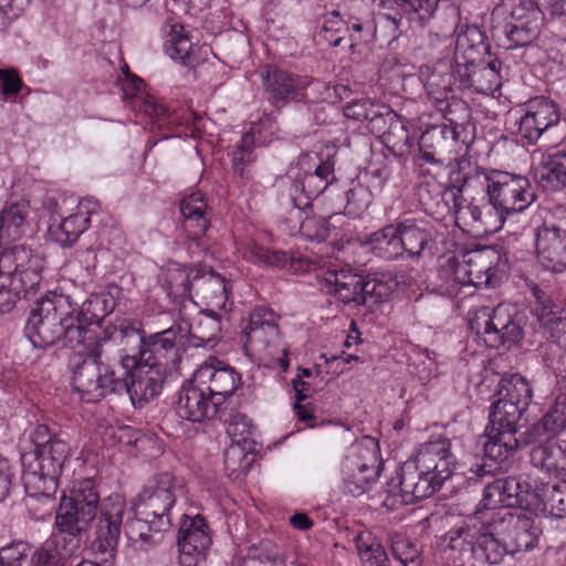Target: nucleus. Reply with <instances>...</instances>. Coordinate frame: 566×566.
<instances>
[{
    "label": "nucleus",
    "instance_id": "bf43d9fd",
    "mask_svg": "<svg viewBox=\"0 0 566 566\" xmlns=\"http://www.w3.org/2000/svg\"><path fill=\"white\" fill-rule=\"evenodd\" d=\"M547 511L556 517L566 515V480L549 486Z\"/></svg>",
    "mask_w": 566,
    "mask_h": 566
},
{
    "label": "nucleus",
    "instance_id": "4468645a",
    "mask_svg": "<svg viewBox=\"0 0 566 566\" xmlns=\"http://www.w3.org/2000/svg\"><path fill=\"white\" fill-rule=\"evenodd\" d=\"M381 470L378 442L364 437L352 443L343 457L340 472L348 491L361 494L376 482Z\"/></svg>",
    "mask_w": 566,
    "mask_h": 566
},
{
    "label": "nucleus",
    "instance_id": "603ef678",
    "mask_svg": "<svg viewBox=\"0 0 566 566\" xmlns=\"http://www.w3.org/2000/svg\"><path fill=\"white\" fill-rule=\"evenodd\" d=\"M390 542L395 558L403 566H421V551L415 543L399 534L391 535Z\"/></svg>",
    "mask_w": 566,
    "mask_h": 566
},
{
    "label": "nucleus",
    "instance_id": "2f4dec72",
    "mask_svg": "<svg viewBox=\"0 0 566 566\" xmlns=\"http://www.w3.org/2000/svg\"><path fill=\"white\" fill-rule=\"evenodd\" d=\"M398 224L402 254L419 258L432 243V228L424 220L407 219Z\"/></svg>",
    "mask_w": 566,
    "mask_h": 566
},
{
    "label": "nucleus",
    "instance_id": "ea45409f",
    "mask_svg": "<svg viewBox=\"0 0 566 566\" xmlns=\"http://www.w3.org/2000/svg\"><path fill=\"white\" fill-rule=\"evenodd\" d=\"M488 440L484 443L485 457L501 468L506 467L510 459L520 446L518 439L510 431H495L488 429Z\"/></svg>",
    "mask_w": 566,
    "mask_h": 566
},
{
    "label": "nucleus",
    "instance_id": "ddd939ff",
    "mask_svg": "<svg viewBox=\"0 0 566 566\" xmlns=\"http://www.w3.org/2000/svg\"><path fill=\"white\" fill-rule=\"evenodd\" d=\"M479 178H482L486 198H491L512 222L536 200L534 188L524 176L492 170L479 174Z\"/></svg>",
    "mask_w": 566,
    "mask_h": 566
},
{
    "label": "nucleus",
    "instance_id": "412c9836",
    "mask_svg": "<svg viewBox=\"0 0 566 566\" xmlns=\"http://www.w3.org/2000/svg\"><path fill=\"white\" fill-rule=\"evenodd\" d=\"M184 335L178 332V323L165 331L151 334L147 338L138 336L139 361L154 363L156 366L163 364H175L180 359V347Z\"/></svg>",
    "mask_w": 566,
    "mask_h": 566
},
{
    "label": "nucleus",
    "instance_id": "13d9d810",
    "mask_svg": "<svg viewBox=\"0 0 566 566\" xmlns=\"http://www.w3.org/2000/svg\"><path fill=\"white\" fill-rule=\"evenodd\" d=\"M475 534L469 526H458L451 528L443 537L442 544L446 548L451 551H465L469 546L471 547L472 539Z\"/></svg>",
    "mask_w": 566,
    "mask_h": 566
},
{
    "label": "nucleus",
    "instance_id": "8fccbe9b",
    "mask_svg": "<svg viewBox=\"0 0 566 566\" xmlns=\"http://www.w3.org/2000/svg\"><path fill=\"white\" fill-rule=\"evenodd\" d=\"M227 432L232 440L242 448L250 449L253 444L254 428L251 420L243 413L231 415L227 421Z\"/></svg>",
    "mask_w": 566,
    "mask_h": 566
},
{
    "label": "nucleus",
    "instance_id": "20e7f679",
    "mask_svg": "<svg viewBox=\"0 0 566 566\" xmlns=\"http://www.w3.org/2000/svg\"><path fill=\"white\" fill-rule=\"evenodd\" d=\"M130 381L115 376L113 368L103 360V347L93 349L73 369L72 384L84 402H97L111 392H127L134 406L143 407L159 395L164 382L159 366L138 363L128 373Z\"/></svg>",
    "mask_w": 566,
    "mask_h": 566
},
{
    "label": "nucleus",
    "instance_id": "864d4df0",
    "mask_svg": "<svg viewBox=\"0 0 566 566\" xmlns=\"http://www.w3.org/2000/svg\"><path fill=\"white\" fill-rule=\"evenodd\" d=\"M349 32V25L344 22L337 12H332L325 20L319 36L332 46H339L346 40Z\"/></svg>",
    "mask_w": 566,
    "mask_h": 566
},
{
    "label": "nucleus",
    "instance_id": "0e129e2a",
    "mask_svg": "<svg viewBox=\"0 0 566 566\" xmlns=\"http://www.w3.org/2000/svg\"><path fill=\"white\" fill-rule=\"evenodd\" d=\"M552 426L547 423L543 417L538 422L534 423L530 430L525 432L524 443H546V439H556L557 433H553Z\"/></svg>",
    "mask_w": 566,
    "mask_h": 566
},
{
    "label": "nucleus",
    "instance_id": "338daca9",
    "mask_svg": "<svg viewBox=\"0 0 566 566\" xmlns=\"http://www.w3.org/2000/svg\"><path fill=\"white\" fill-rule=\"evenodd\" d=\"M253 147L254 137L250 134L243 135L240 143L237 145L235 150L232 153L233 166L238 170H242L243 165L251 160Z\"/></svg>",
    "mask_w": 566,
    "mask_h": 566
},
{
    "label": "nucleus",
    "instance_id": "1a4fd4ad",
    "mask_svg": "<svg viewBox=\"0 0 566 566\" xmlns=\"http://www.w3.org/2000/svg\"><path fill=\"white\" fill-rule=\"evenodd\" d=\"M469 324L471 331L490 348L510 349L524 337L516 308L506 303L475 310Z\"/></svg>",
    "mask_w": 566,
    "mask_h": 566
},
{
    "label": "nucleus",
    "instance_id": "7ed1b4c3",
    "mask_svg": "<svg viewBox=\"0 0 566 566\" xmlns=\"http://www.w3.org/2000/svg\"><path fill=\"white\" fill-rule=\"evenodd\" d=\"M29 203L14 202L0 212V313L10 312L21 293L34 291L42 281L44 259L24 244L3 248L21 239L29 227Z\"/></svg>",
    "mask_w": 566,
    "mask_h": 566
},
{
    "label": "nucleus",
    "instance_id": "c03bdc74",
    "mask_svg": "<svg viewBox=\"0 0 566 566\" xmlns=\"http://www.w3.org/2000/svg\"><path fill=\"white\" fill-rule=\"evenodd\" d=\"M359 560L364 566H390L388 555L377 537L369 531H363L354 537Z\"/></svg>",
    "mask_w": 566,
    "mask_h": 566
},
{
    "label": "nucleus",
    "instance_id": "a211bd4d",
    "mask_svg": "<svg viewBox=\"0 0 566 566\" xmlns=\"http://www.w3.org/2000/svg\"><path fill=\"white\" fill-rule=\"evenodd\" d=\"M195 380L202 385L219 407L231 397L241 384L240 375L233 367L210 356L193 373Z\"/></svg>",
    "mask_w": 566,
    "mask_h": 566
},
{
    "label": "nucleus",
    "instance_id": "aec40b11",
    "mask_svg": "<svg viewBox=\"0 0 566 566\" xmlns=\"http://www.w3.org/2000/svg\"><path fill=\"white\" fill-rule=\"evenodd\" d=\"M211 543L207 524L202 516L188 517L184 515L180 523L177 545L181 566H198L205 559Z\"/></svg>",
    "mask_w": 566,
    "mask_h": 566
},
{
    "label": "nucleus",
    "instance_id": "cd10ccee",
    "mask_svg": "<svg viewBox=\"0 0 566 566\" xmlns=\"http://www.w3.org/2000/svg\"><path fill=\"white\" fill-rule=\"evenodd\" d=\"M277 336V315L268 307H255L251 312L249 322L242 332L245 349L255 352L264 350Z\"/></svg>",
    "mask_w": 566,
    "mask_h": 566
},
{
    "label": "nucleus",
    "instance_id": "6ab92c4d",
    "mask_svg": "<svg viewBox=\"0 0 566 566\" xmlns=\"http://www.w3.org/2000/svg\"><path fill=\"white\" fill-rule=\"evenodd\" d=\"M260 77L270 103L276 107L301 101L305 90L311 84L308 76L290 73L269 65L260 71Z\"/></svg>",
    "mask_w": 566,
    "mask_h": 566
},
{
    "label": "nucleus",
    "instance_id": "c9c22d12",
    "mask_svg": "<svg viewBox=\"0 0 566 566\" xmlns=\"http://www.w3.org/2000/svg\"><path fill=\"white\" fill-rule=\"evenodd\" d=\"M531 463L548 474L559 475L566 471V446L557 439H546L531 451Z\"/></svg>",
    "mask_w": 566,
    "mask_h": 566
},
{
    "label": "nucleus",
    "instance_id": "dca6fc26",
    "mask_svg": "<svg viewBox=\"0 0 566 566\" xmlns=\"http://www.w3.org/2000/svg\"><path fill=\"white\" fill-rule=\"evenodd\" d=\"M454 219L459 227L468 228L478 234L495 233L506 222H512L491 198L481 202H455Z\"/></svg>",
    "mask_w": 566,
    "mask_h": 566
},
{
    "label": "nucleus",
    "instance_id": "69168bd1",
    "mask_svg": "<svg viewBox=\"0 0 566 566\" xmlns=\"http://www.w3.org/2000/svg\"><path fill=\"white\" fill-rule=\"evenodd\" d=\"M440 24L437 25L436 35L440 38H449L459 28L460 11L457 7H448L440 18Z\"/></svg>",
    "mask_w": 566,
    "mask_h": 566
},
{
    "label": "nucleus",
    "instance_id": "f03ea898",
    "mask_svg": "<svg viewBox=\"0 0 566 566\" xmlns=\"http://www.w3.org/2000/svg\"><path fill=\"white\" fill-rule=\"evenodd\" d=\"M98 509L92 548L107 562L117 549L126 512V503L120 495L114 494L101 502L92 479L75 480L63 492L55 524L60 532L77 537L87 530Z\"/></svg>",
    "mask_w": 566,
    "mask_h": 566
},
{
    "label": "nucleus",
    "instance_id": "680f3d73",
    "mask_svg": "<svg viewBox=\"0 0 566 566\" xmlns=\"http://www.w3.org/2000/svg\"><path fill=\"white\" fill-rule=\"evenodd\" d=\"M545 420L552 426L553 433H562L566 429V397L559 394L556 397L554 406L544 416Z\"/></svg>",
    "mask_w": 566,
    "mask_h": 566
},
{
    "label": "nucleus",
    "instance_id": "49530a36",
    "mask_svg": "<svg viewBox=\"0 0 566 566\" xmlns=\"http://www.w3.org/2000/svg\"><path fill=\"white\" fill-rule=\"evenodd\" d=\"M526 410L515 406L512 402L497 400L492 406L490 413V427L488 429L495 431H510L514 436L517 432V424L522 415Z\"/></svg>",
    "mask_w": 566,
    "mask_h": 566
},
{
    "label": "nucleus",
    "instance_id": "37998d69",
    "mask_svg": "<svg viewBox=\"0 0 566 566\" xmlns=\"http://www.w3.org/2000/svg\"><path fill=\"white\" fill-rule=\"evenodd\" d=\"M366 244L376 255L386 260L402 255L398 224H389L373 232L367 238Z\"/></svg>",
    "mask_w": 566,
    "mask_h": 566
},
{
    "label": "nucleus",
    "instance_id": "9b49d317",
    "mask_svg": "<svg viewBox=\"0 0 566 566\" xmlns=\"http://www.w3.org/2000/svg\"><path fill=\"white\" fill-rule=\"evenodd\" d=\"M292 179L291 198L300 214L308 200L323 193L335 180L334 161L321 160L315 153L301 154L289 169Z\"/></svg>",
    "mask_w": 566,
    "mask_h": 566
},
{
    "label": "nucleus",
    "instance_id": "4d7b16f0",
    "mask_svg": "<svg viewBox=\"0 0 566 566\" xmlns=\"http://www.w3.org/2000/svg\"><path fill=\"white\" fill-rule=\"evenodd\" d=\"M298 230L306 239L318 242L325 240L329 233L328 222L322 217H305Z\"/></svg>",
    "mask_w": 566,
    "mask_h": 566
},
{
    "label": "nucleus",
    "instance_id": "5fc2aeb1",
    "mask_svg": "<svg viewBox=\"0 0 566 566\" xmlns=\"http://www.w3.org/2000/svg\"><path fill=\"white\" fill-rule=\"evenodd\" d=\"M30 547L24 542L13 543L0 549V566H25L29 562Z\"/></svg>",
    "mask_w": 566,
    "mask_h": 566
},
{
    "label": "nucleus",
    "instance_id": "e2e57ef3",
    "mask_svg": "<svg viewBox=\"0 0 566 566\" xmlns=\"http://www.w3.org/2000/svg\"><path fill=\"white\" fill-rule=\"evenodd\" d=\"M247 448H242L237 443H231L224 452V465L230 475L240 473L245 470L248 455L245 454Z\"/></svg>",
    "mask_w": 566,
    "mask_h": 566
},
{
    "label": "nucleus",
    "instance_id": "c85d7f7f",
    "mask_svg": "<svg viewBox=\"0 0 566 566\" xmlns=\"http://www.w3.org/2000/svg\"><path fill=\"white\" fill-rule=\"evenodd\" d=\"M321 290L344 304H364L363 279L345 270H328L319 281Z\"/></svg>",
    "mask_w": 566,
    "mask_h": 566
},
{
    "label": "nucleus",
    "instance_id": "393cba45",
    "mask_svg": "<svg viewBox=\"0 0 566 566\" xmlns=\"http://www.w3.org/2000/svg\"><path fill=\"white\" fill-rule=\"evenodd\" d=\"M178 332L184 337L190 336L191 344L199 346H213L221 332V322L218 312L211 313L208 310L197 312L190 319L186 305L179 310Z\"/></svg>",
    "mask_w": 566,
    "mask_h": 566
},
{
    "label": "nucleus",
    "instance_id": "0eeeda50",
    "mask_svg": "<svg viewBox=\"0 0 566 566\" xmlns=\"http://www.w3.org/2000/svg\"><path fill=\"white\" fill-rule=\"evenodd\" d=\"M442 272L449 276L451 287L455 284L474 285L478 289L496 287L509 273L505 254L493 248H483L465 255L462 262L448 260Z\"/></svg>",
    "mask_w": 566,
    "mask_h": 566
},
{
    "label": "nucleus",
    "instance_id": "6e6d98bb",
    "mask_svg": "<svg viewBox=\"0 0 566 566\" xmlns=\"http://www.w3.org/2000/svg\"><path fill=\"white\" fill-rule=\"evenodd\" d=\"M409 373L421 382H427L436 376L437 365L434 359L429 356L427 349L417 353L415 357H412V361L409 364Z\"/></svg>",
    "mask_w": 566,
    "mask_h": 566
},
{
    "label": "nucleus",
    "instance_id": "a878e982",
    "mask_svg": "<svg viewBox=\"0 0 566 566\" xmlns=\"http://www.w3.org/2000/svg\"><path fill=\"white\" fill-rule=\"evenodd\" d=\"M501 531L505 534L504 541L510 553L528 552L537 546L542 527L538 522L525 514H513L506 512L501 518Z\"/></svg>",
    "mask_w": 566,
    "mask_h": 566
},
{
    "label": "nucleus",
    "instance_id": "f3484780",
    "mask_svg": "<svg viewBox=\"0 0 566 566\" xmlns=\"http://www.w3.org/2000/svg\"><path fill=\"white\" fill-rule=\"evenodd\" d=\"M347 118L366 123L374 135H384L391 129L400 128L407 133L408 120L399 116L388 105L369 98L354 101L344 107Z\"/></svg>",
    "mask_w": 566,
    "mask_h": 566
},
{
    "label": "nucleus",
    "instance_id": "bb28decb",
    "mask_svg": "<svg viewBox=\"0 0 566 566\" xmlns=\"http://www.w3.org/2000/svg\"><path fill=\"white\" fill-rule=\"evenodd\" d=\"M536 253L542 266L551 272L566 270V231L554 224H543L536 230Z\"/></svg>",
    "mask_w": 566,
    "mask_h": 566
},
{
    "label": "nucleus",
    "instance_id": "f8f14e48",
    "mask_svg": "<svg viewBox=\"0 0 566 566\" xmlns=\"http://www.w3.org/2000/svg\"><path fill=\"white\" fill-rule=\"evenodd\" d=\"M182 483L174 474L164 472L144 486L137 495L133 511L142 518H151L156 532H165L171 526L170 511Z\"/></svg>",
    "mask_w": 566,
    "mask_h": 566
},
{
    "label": "nucleus",
    "instance_id": "3c124183",
    "mask_svg": "<svg viewBox=\"0 0 566 566\" xmlns=\"http://www.w3.org/2000/svg\"><path fill=\"white\" fill-rule=\"evenodd\" d=\"M440 0H394L400 10L420 25H424L436 13Z\"/></svg>",
    "mask_w": 566,
    "mask_h": 566
},
{
    "label": "nucleus",
    "instance_id": "39448f33",
    "mask_svg": "<svg viewBox=\"0 0 566 566\" xmlns=\"http://www.w3.org/2000/svg\"><path fill=\"white\" fill-rule=\"evenodd\" d=\"M450 447V440L442 437L422 443L413 458L403 462L396 481L388 484L386 504H411L440 490L455 469Z\"/></svg>",
    "mask_w": 566,
    "mask_h": 566
},
{
    "label": "nucleus",
    "instance_id": "b1692460",
    "mask_svg": "<svg viewBox=\"0 0 566 566\" xmlns=\"http://www.w3.org/2000/svg\"><path fill=\"white\" fill-rule=\"evenodd\" d=\"M489 51L485 33L476 25L465 24L457 34L453 55L439 62L447 63L448 72L459 66L474 65L489 54Z\"/></svg>",
    "mask_w": 566,
    "mask_h": 566
},
{
    "label": "nucleus",
    "instance_id": "4c0bfd02",
    "mask_svg": "<svg viewBox=\"0 0 566 566\" xmlns=\"http://www.w3.org/2000/svg\"><path fill=\"white\" fill-rule=\"evenodd\" d=\"M164 50L166 54L182 65H191L193 63L192 42L186 33L184 25L178 22L168 21L164 25Z\"/></svg>",
    "mask_w": 566,
    "mask_h": 566
},
{
    "label": "nucleus",
    "instance_id": "774afa93",
    "mask_svg": "<svg viewBox=\"0 0 566 566\" xmlns=\"http://www.w3.org/2000/svg\"><path fill=\"white\" fill-rule=\"evenodd\" d=\"M248 258L258 263L276 265L283 260V254L253 243L248 248Z\"/></svg>",
    "mask_w": 566,
    "mask_h": 566
},
{
    "label": "nucleus",
    "instance_id": "473e14b6",
    "mask_svg": "<svg viewBox=\"0 0 566 566\" xmlns=\"http://www.w3.org/2000/svg\"><path fill=\"white\" fill-rule=\"evenodd\" d=\"M207 208L205 196L200 191L191 192L180 202L182 228L191 240L200 239L209 227Z\"/></svg>",
    "mask_w": 566,
    "mask_h": 566
},
{
    "label": "nucleus",
    "instance_id": "9d476101",
    "mask_svg": "<svg viewBox=\"0 0 566 566\" xmlns=\"http://www.w3.org/2000/svg\"><path fill=\"white\" fill-rule=\"evenodd\" d=\"M492 22L510 46H523L539 32L543 12L535 0H502L492 11Z\"/></svg>",
    "mask_w": 566,
    "mask_h": 566
},
{
    "label": "nucleus",
    "instance_id": "423d86ee",
    "mask_svg": "<svg viewBox=\"0 0 566 566\" xmlns=\"http://www.w3.org/2000/svg\"><path fill=\"white\" fill-rule=\"evenodd\" d=\"M33 448L21 455L22 481L35 490L48 483L49 490L59 484L64 463L70 455L69 443L52 436L46 426H38L32 434Z\"/></svg>",
    "mask_w": 566,
    "mask_h": 566
},
{
    "label": "nucleus",
    "instance_id": "de8ad7c7",
    "mask_svg": "<svg viewBox=\"0 0 566 566\" xmlns=\"http://www.w3.org/2000/svg\"><path fill=\"white\" fill-rule=\"evenodd\" d=\"M151 533H157L153 520L142 518L138 514H134V518L129 520L125 527L127 539L137 549H146L154 543Z\"/></svg>",
    "mask_w": 566,
    "mask_h": 566
},
{
    "label": "nucleus",
    "instance_id": "c756f323",
    "mask_svg": "<svg viewBox=\"0 0 566 566\" xmlns=\"http://www.w3.org/2000/svg\"><path fill=\"white\" fill-rule=\"evenodd\" d=\"M515 478L516 497L515 507L528 511L533 514L547 512V496L549 485L538 478L530 474H522Z\"/></svg>",
    "mask_w": 566,
    "mask_h": 566
},
{
    "label": "nucleus",
    "instance_id": "f704fd0d",
    "mask_svg": "<svg viewBox=\"0 0 566 566\" xmlns=\"http://www.w3.org/2000/svg\"><path fill=\"white\" fill-rule=\"evenodd\" d=\"M539 184L548 190L566 187V150L555 149L542 156L537 170Z\"/></svg>",
    "mask_w": 566,
    "mask_h": 566
},
{
    "label": "nucleus",
    "instance_id": "f257e3e1",
    "mask_svg": "<svg viewBox=\"0 0 566 566\" xmlns=\"http://www.w3.org/2000/svg\"><path fill=\"white\" fill-rule=\"evenodd\" d=\"M112 311L102 294H92L80 307L70 295L49 291L36 300L30 311L25 336L34 347L44 348L63 340L66 346L103 347L107 338L99 325Z\"/></svg>",
    "mask_w": 566,
    "mask_h": 566
},
{
    "label": "nucleus",
    "instance_id": "e433bc0d",
    "mask_svg": "<svg viewBox=\"0 0 566 566\" xmlns=\"http://www.w3.org/2000/svg\"><path fill=\"white\" fill-rule=\"evenodd\" d=\"M200 273L195 266L170 261L164 266L159 281L169 295H185L195 289V282Z\"/></svg>",
    "mask_w": 566,
    "mask_h": 566
},
{
    "label": "nucleus",
    "instance_id": "5701e85b",
    "mask_svg": "<svg viewBox=\"0 0 566 566\" xmlns=\"http://www.w3.org/2000/svg\"><path fill=\"white\" fill-rule=\"evenodd\" d=\"M218 408L219 405H216L206 388L195 380V376L189 382L182 385L176 403L179 418L201 422L214 417Z\"/></svg>",
    "mask_w": 566,
    "mask_h": 566
},
{
    "label": "nucleus",
    "instance_id": "2eb2a0df",
    "mask_svg": "<svg viewBox=\"0 0 566 566\" xmlns=\"http://www.w3.org/2000/svg\"><path fill=\"white\" fill-rule=\"evenodd\" d=\"M45 208L50 211L48 233L50 238L63 248L73 245L88 229L91 217L99 211V203L92 198L78 201L73 212L63 216L57 202L49 199Z\"/></svg>",
    "mask_w": 566,
    "mask_h": 566
},
{
    "label": "nucleus",
    "instance_id": "4be33fe9",
    "mask_svg": "<svg viewBox=\"0 0 566 566\" xmlns=\"http://www.w3.org/2000/svg\"><path fill=\"white\" fill-rule=\"evenodd\" d=\"M560 120L557 105L546 97H535L526 103L518 120L517 133L528 144H535L544 132Z\"/></svg>",
    "mask_w": 566,
    "mask_h": 566
},
{
    "label": "nucleus",
    "instance_id": "052dcab7",
    "mask_svg": "<svg viewBox=\"0 0 566 566\" xmlns=\"http://www.w3.org/2000/svg\"><path fill=\"white\" fill-rule=\"evenodd\" d=\"M348 213H359L371 203V195L367 188L356 185L346 192Z\"/></svg>",
    "mask_w": 566,
    "mask_h": 566
},
{
    "label": "nucleus",
    "instance_id": "72a5a7b5",
    "mask_svg": "<svg viewBox=\"0 0 566 566\" xmlns=\"http://www.w3.org/2000/svg\"><path fill=\"white\" fill-rule=\"evenodd\" d=\"M196 296L211 313L219 312L226 307L229 293V284L226 280L216 273L199 275L195 282Z\"/></svg>",
    "mask_w": 566,
    "mask_h": 566
},
{
    "label": "nucleus",
    "instance_id": "a19ab883",
    "mask_svg": "<svg viewBox=\"0 0 566 566\" xmlns=\"http://www.w3.org/2000/svg\"><path fill=\"white\" fill-rule=\"evenodd\" d=\"M23 485L27 492L24 503L29 514L36 521L51 516L56 506L54 495L59 484H55L53 490H49L48 483L35 490L30 489L28 481H23Z\"/></svg>",
    "mask_w": 566,
    "mask_h": 566
},
{
    "label": "nucleus",
    "instance_id": "7c9ffc66",
    "mask_svg": "<svg viewBox=\"0 0 566 566\" xmlns=\"http://www.w3.org/2000/svg\"><path fill=\"white\" fill-rule=\"evenodd\" d=\"M537 302L535 315L539 326L562 349L566 350V311L539 292H535Z\"/></svg>",
    "mask_w": 566,
    "mask_h": 566
},
{
    "label": "nucleus",
    "instance_id": "a18cd8bd",
    "mask_svg": "<svg viewBox=\"0 0 566 566\" xmlns=\"http://www.w3.org/2000/svg\"><path fill=\"white\" fill-rule=\"evenodd\" d=\"M499 399L512 402L515 406L527 409L532 400V388L523 376L518 374L504 376L499 384Z\"/></svg>",
    "mask_w": 566,
    "mask_h": 566
},
{
    "label": "nucleus",
    "instance_id": "79ce46f5",
    "mask_svg": "<svg viewBox=\"0 0 566 566\" xmlns=\"http://www.w3.org/2000/svg\"><path fill=\"white\" fill-rule=\"evenodd\" d=\"M515 478L496 479L488 484L483 491L482 505L486 510H496L501 507H515L516 497Z\"/></svg>",
    "mask_w": 566,
    "mask_h": 566
},
{
    "label": "nucleus",
    "instance_id": "58836bf2",
    "mask_svg": "<svg viewBox=\"0 0 566 566\" xmlns=\"http://www.w3.org/2000/svg\"><path fill=\"white\" fill-rule=\"evenodd\" d=\"M507 553L510 548L506 542L501 543L492 532L479 533L471 545L472 558L476 566L499 565Z\"/></svg>",
    "mask_w": 566,
    "mask_h": 566
},
{
    "label": "nucleus",
    "instance_id": "09e8293b",
    "mask_svg": "<svg viewBox=\"0 0 566 566\" xmlns=\"http://www.w3.org/2000/svg\"><path fill=\"white\" fill-rule=\"evenodd\" d=\"M402 282L398 277L396 280L389 279L385 275L380 277H371L368 280H363V293L364 304L370 303H380L390 297L394 293L397 284Z\"/></svg>",
    "mask_w": 566,
    "mask_h": 566
},
{
    "label": "nucleus",
    "instance_id": "6e6552de",
    "mask_svg": "<svg viewBox=\"0 0 566 566\" xmlns=\"http://www.w3.org/2000/svg\"><path fill=\"white\" fill-rule=\"evenodd\" d=\"M501 62L497 59H481L474 65H463L447 72V63L437 62L427 80L429 87L449 92L453 86L473 88L476 93L493 94L502 85Z\"/></svg>",
    "mask_w": 566,
    "mask_h": 566
}]
</instances>
